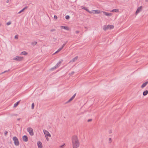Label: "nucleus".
<instances>
[{
    "instance_id": "f257e3e1",
    "label": "nucleus",
    "mask_w": 148,
    "mask_h": 148,
    "mask_svg": "<svg viewBox=\"0 0 148 148\" xmlns=\"http://www.w3.org/2000/svg\"><path fill=\"white\" fill-rule=\"evenodd\" d=\"M71 141L73 148H78L79 147L80 142L77 136H73L71 138Z\"/></svg>"
},
{
    "instance_id": "f03ea898",
    "label": "nucleus",
    "mask_w": 148,
    "mask_h": 148,
    "mask_svg": "<svg viewBox=\"0 0 148 148\" xmlns=\"http://www.w3.org/2000/svg\"><path fill=\"white\" fill-rule=\"evenodd\" d=\"M114 28V26L111 25H105L103 26V29L105 31L108 29H113Z\"/></svg>"
},
{
    "instance_id": "7ed1b4c3",
    "label": "nucleus",
    "mask_w": 148,
    "mask_h": 148,
    "mask_svg": "<svg viewBox=\"0 0 148 148\" xmlns=\"http://www.w3.org/2000/svg\"><path fill=\"white\" fill-rule=\"evenodd\" d=\"M13 140L14 141V144L16 146H18L19 145V142L18 139L16 137H14L13 138Z\"/></svg>"
},
{
    "instance_id": "20e7f679",
    "label": "nucleus",
    "mask_w": 148,
    "mask_h": 148,
    "mask_svg": "<svg viewBox=\"0 0 148 148\" xmlns=\"http://www.w3.org/2000/svg\"><path fill=\"white\" fill-rule=\"evenodd\" d=\"M27 130L31 136H32L34 135L33 130L32 128L30 127H28L27 128Z\"/></svg>"
},
{
    "instance_id": "39448f33",
    "label": "nucleus",
    "mask_w": 148,
    "mask_h": 148,
    "mask_svg": "<svg viewBox=\"0 0 148 148\" xmlns=\"http://www.w3.org/2000/svg\"><path fill=\"white\" fill-rule=\"evenodd\" d=\"M23 58L21 57L16 56L13 59L14 60L21 61L23 60Z\"/></svg>"
},
{
    "instance_id": "423d86ee",
    "label": "nucleus",
    "mask_w": 148,
    "mask_h": 148,
    "mask_svg": "<svg viewBox=\"0 0 148 148\" xmlns=\"http://www.w3.org/2000/svg\"><path fill=\"white\" fill-rule=\"evenodd\" d=\"M43 132L45 134V136H49V137H51V135L49 133L48 131L45 130H43Z\"/></svg>"
},
{
    "instance_id": "0eeeda50",
    "label": "nucleus",
    "mask_w": 148,
    "mask_h": 148,
    "mask_svg": "<svg viewBox=\"0 0 148 148\" xmlns=\"http://www.w3.org/2000/svg\"><path fill=\"white\" fill-rule=\"evenodd\" d=\"M142 6H140L138 7L136 12V14H137L138 13H139L140 11H141V10H142Z\"/></svg>"
},
{
    "instance_id": "6e6552de",
    "label": "nucleus",
    "mask_w": 148,
    "mask_h": 148,
    "mask_svg": "<svg viewBox=\"0 0 148 148\" xmlns=\"http://www.w3.org/2000/svg\"><path fill=\"white\" fill-rule=\"evenodd\" d=\"M37 145L38 148H42V145L41 142L40 141H38L37 143Z\"/></svg>"
},
{
    "instance_id": "1a4fd4ad",
    "label": "nucleus",
    "mask_w": 148,
    "mask_h": 148,
    "mask_svg": "<svg viewBox=\"0 0 148 148\" xmlns=\"http://www.w3.org/2000/svg\"><path fill=\"white\" fill-rule=\"evenodd\" d=\"M63 60H62L61 61L58 62L56 64V66H55V68H58V66H59L60 64H61L63 62Z\"/></svg>"
},
{
    "instance_id": "9d476101",
    "label": "nucleus",
    "mask_w": 148,
    "mask_h": 148,
    "mask_svg": "<svg viewBox=\"0 0 148 148\" xmlns=\"http://www.w3.org/2000/svg\"><path fill=\"white\" fill-rule=\"evenodd\" d=\"M23 140L25 142H27L28 141V138L26 135H24L23 137Z\"/></svg>"
},
{
    "instance_id": "9b49d317",
    "label": "nucleus",
    "mask_w": 148,
    "mask_h": 148,
    "mask_svg": "<svg viewBox=\"0 0 148 148\" xmlns=\"http://www.w3.org/2000/svg\"><path fill=\"white\" fill-rule=\"evenodd\" d=\"M104 15L107 16H111L112 14L111 13H108L105 12H103Z\"/></svg>"
},
{
    "instance_id": "f8f14e48",
    "label": "nucleus",
    "mask_w": 148,
    "mask_h": 148,
    "mask_svg": "<svg viewBox=\"0 0 148 148\" xmlns=\"http://www.w3.org/2000/svg\"><path fill=\"white\" fill-rule=\"evenodd\" d=\"M60 27L61 28H63L67 30H69V28L67 27L64 26H61Z\"/></svg>"
},
{
    "instance_id": "ddd939ff",
    "label": "nucleus",
    "mask_w": 148,
    "mask_h": 148,
    "mask_svg": "<svg viewBox=\"0 0 148 148\" xmlns=\"http://www.w3.org/2000/svg\"><path fill=\"white\" fill-rule=\"evenodd\" d=\"M78 57L76 56V57H75V58H74L72 60H71V61H70V62H74L76 60H77V59H78Z\"/></svg>"
},
{
    "instance_id": "4468645a",
    "label": "nucleus",
    "mask_w": 148,
    "mask_h": 148,
    "mask_svg": "<svg viewBox=\"0 0 148 148\" xmlns=\"http://www.w3.org/2000/svg\"><path fill=\"white\" fill-rule=\"evenodd\" d=\"M148 82H146L144 83L141 86V87L142 88H144L148 84Z\"/></svg>"
},
{
    "instance_id": "2eb2a0df",
    "label": "nucleus",
    "mask_w": 148,
    "mask_h": 148,
    "mask_svg": "<svg viewBox=\"0 0 148 148\" xmlns=\"http://www.w3.org/2000/svg\"><path fill=\"white\" fill-rule=\"evenodd\" d=\"M76 94H75L71 98V99L69 100L68 102H69L71 101L73 99L75 98Z\"/></svg>"
},
{
    "instance_id": "dca6fc26",
    "label": "nucleus",
    "mask_w": 148,
    "mask_h": 148,
    "mask_svg": "<svg viewBox=\"0 0 148 148\" xmlns=\"http://www.w3.org/2000/svg\"><path fill=\"white\" fill-rule=\"evenodd\" d=\"M148 93V91L147 90H146L144 91L143 92V95L144 96H145Z\"/></svg>"
},
{
    "instance_id": "f3484780",
    "label": "nucleus",
    "mask_w": 148,
    "mask_h": 148,
    "mask_svg": "<svg viewBox=\"0 0 148 148\" xmlns=\"http://www.w3.org/2000/svg\"><path fill=\"white\" fill-rule=\"evenodd\" d=\"M111 12H118L119 10L117 9H114L111 11Z\"/></svg>"
},
{
    "instance_id": "a211bd4d",
    "label": "nucleus",
    "mask_w": 148,
    "mask_h": 148,
    "mask_svg": "<svg viewBox=\"0 0 148 148\" xmlns=\"http://www.w3.org/2000/svg\"><path fill=\"white\" fill-rule=\"evenodd\" d=\"M21 55L23 54V55H26L27 54V53L25 51H24L22 52H21Z\"/></svg>"
},
{
    "instance_id": "6ab92c4d",
    "label": "nucleus",
    "mask_w": 148,
    "mask_h": 148,
    "mask_svg": "<svg viewBox=\"0 0 148 148\" xmlns=\"http://www.w3.org/2000/svg\"><path fill=\"white\" fill-rule=\"evenodd\" d=\"M19 101L17 102L16 103H15L14 105V107H16L19 104Z\"/></svg>"
},
{
    "instance_id": "aec40b11",
    "label": "nucleus",
    "mask_w": 148,
    "mask_h": 148,
    "mask_svg": "<svg viewBox=\"0 0 148 148\" xmlns=\"http://www.w3.org/2000/svg\"><path fill=\"white\" fill-rule=\"evenodd\" d=\"M88 12L90 13H93V14H96L95 13V10H92L91 11H88Z\"/></svg>"
},
{
    "instance_id": "412c9836",
    "label": "nucleus",
    "mask_w": 148,
    "mask_h": 148,
    "mask_svg": "<svg viewBox=\"0 0 148 148\" xmlns=\"http://www.w3.org/2000/svg\"><path fill=\"white\" fill-rule=\"evenodd\" d=\"M27 7H25L23 10H22L21 11H20L18 13H20L21 12H23L25 10V9H27Z\"/></svg>"
},
{
    "instance_id": "4be33fe9",
    "label": "nucleus",
    "mask_w": 148,
    "mask_h": 148,
    "mask_svg": "<svg viewBox=\"0 0 148 148\" xmlns=\"http://www.w3.org/2000/svg\"><path fill=\"white\" fill-rule=\"evenodd\" d=\"M65 144H63L62 145L60 146V148H64V147H65Z\"/></svg>"
},
{
    "instance_id": "5701e85b",
    "label": "nucleus",
    "mask_w": 148,
    "mask_h": 148,
    "mask_svg": "<svg viewBox=\"0 0 148 148\" xmlns=\"http://www.w3.org/2000/svg\"><path fill=\"white\" fill-rule=\"evenodd\" d=\"M95 10L96 14H99L100 13V11L99 10Z\"/></svg>"
},
{
    "instance_id": "b1692460",
    "label": "nucleus",
    "mask_w": 148,
    "mask_h": 148,
    "mask_svg": "<svg viewBox=\"0 0 148 148\" xmlns=\"http://www.w3.org/2000/svg\"><path fill=\"white\" fill-rule=\"evenodd\" d=\"M62 49L61 48H59L55 53H58V52H59Z\"/></svg>"
},
{
    "instance_id": "393cba45",
    "label": "nucleus",
    "mask_w": 148,
    "mask_h": 148,
    "mask_svg": "<svg viewBox=\"0 0 148 148\" xmlns=\"http://www.w3.org/2000/svg\"><path fill=\"white\" fill-rule=\"evenodd\" d=\"M8 132L7 131H5L4 132V135L5 136H6L8 134Z\"/></svg>"
},
{
    "instance_id": "a878e982",
    "label": "nucleus",
    "mask_w": 148,
    "mask_h": 148,
    "mask_svg": "<svg viewBox=\"0 0 148 148\" xmlns=\"http://www.w3.org/2000/svg\"><path fill=\"white\" fill-rule=\"evenodd\" d=\"M109 143H111V142H112V139L111 138H109Z\"/></svg>"
},
{
    "instance_id": "bb28decb",
    "label": "nucleus",
    "mask_w": 148,
    "mask_h": 148,
    "mask_svg": "<svg viewBox=\"0 0 148 148\" xmlns=\"http://www.w3.org/2000/svg\"><path fill=\"white\" fill-rule=\"evenodd\" d=\"M70 17L69 16L67 15L66 16L65 18L66 19H69Z\"/></svg>"
},
{
    "instance_id": "cd10ccee",
    "label": "nucleus",
    "mask_w": 148,
    "mask_h": 148,
    "mask_svg": "<svg viewBox=\"0 0 148 148\" xmlns=\"http://www.w3.org/2000/svg\"><path fill=\"white\" fill-rule=\"evenodd\" d=\"M34 103H33L32 104V109H33L34 107Z\"/></svg>"
},
{
    "instance_id": "c85d7f7f",
    "label": "nucleus",
    "mask_w": 148,
    "mask_h": 148,
    "mask_svg": "<svg viewBox=\"0 0 148 148\" xmlns=\"http://www.w3.org/2000/svg\"><path fill=\"white\" fill-rule=\"evenodd\" d=\"M11 24V22H8L7 23V25H9L10 24Z\"/></svg>"
},
{
    "instance_id": "c756f323",
    "label": "nucleus",
    "mask_w": 148,
    "mask_h": 148,
    "mask_svg": "<svg viewBox=\"0 0 148 148\" xmlns=\"http://www.w3.org/2000/svg\"><path fill=\"white\" fill-rule=\"evenodd\" d=\"M37 43V42H34L32 43V44L33 45H36Z\"/></svg>"
},
{
    "instance_id": "7c9ffc66",
    "label": "nucleus",
    "mask_w": 148,
    "mask_h": 148,
    "mask_svg": "<svg viewBox=\"0 0 148 148\" xmlns=\"http://www.w3.org/2000/svg\"><path fill=\"white\" fill-rule=\"evenodd\" d=\"M45 138H46V139L47 141H48L49 140V139L48 137L49 136H45Z\"/></svg>"
},
{
    "instance_id": "2f4dec72",
    "label": "nucleus",
    "mask_w": 148,
    "mask_h": 148,
    "mask_svg": "<svg viewBox=\"0 0 148 148\" xmlns=\"http://www.w3.org/2000/svg\"><path fill=\"white\" fill-rule=\"evenodd\" d=\"M14 38L15 39H18V35H16Z\"/></svg>"
},
{
    "instance_id": "473e14b6",
    "label": "nucleus",
    "mask_w": 148,
    "mask_h": 148,
    "mask_svg": "<svg viewBox=\"0 0 148 148\" xmlns=\"http://www.w3.org/2000/svg\"><path fill=\"white\" fill-rule=\"evenodd\" d=\"M54 18L55 19H57V17L55 15L54 16Z\"/></svg>"
},
{
    "instance_id": "72a5a7b5",
    "label": "nucleus",
    "mask_w": 148,
    "mask_h": 148,
    "mask_svg": "<svg viewBox=\"0 0 148 148\" xmlns=\"http://www.w3.org/2000/svg\"><path fill=\"white\" fill-rule=\"evenodd\" d=\"M55 30H56L55 29H53L51 30V32H53V31H55Z\"/></svg>"
},
{
    "instance_id": "f704fd0d",
    "label": "nucleus",
    "mask_w": 148,
    "mask_h": 148,
    "mask_svg": "<svg viewBox=\"0 0 148 148\" xmlns=\"http://www.w3.org/2000/svg\"><path fill=\"white\" fill-rule=\"evenodd\" d=\"M75 32L76 34H78L79 33V31H77Z\"/></svg>"
},
{
    "instance_id": "c9c22d12",
    "label": "nucleus",
    "mask_w": 148,
    "mask_h": 148,
    "mask_svg": "<svg viewBox=\"0 0 148 148\" xmlns=\"http://www.w3.org/2000/svg\"><path fill=\"white\" fill-rule=\"evenodd\" d=\"M83 8L85 10H86L88 12L89 11H88V9L86 8Z\"/></svg>"
},
{
    "instance_id": "e433bc0d",
    "label": "nucleus",
    "mask_w": 148,
    "mask_h": 148,
    "mask_svg": "<svg viewBox=\"0 0 148 148\" xmlns=\"http://www.w3.org/2000/svg\"><path fill=\"white\" fill-rule=\"evenodd\" d=\"M112 131H111V130H110V131H109V133L110 134H111V133H112Z\"/></svg>"
},
{
    "instance_id": "4c0bfd02",
    "label": "nucleus",
    "mask_w": 148,
    "mask_h": 148,
    "mask_svg": "<svg viewBox=\"0 0 148 148\" xmlns=\"http://www.w3.org/2000/svg\"><path fill=\"white\" fill-rule=\"evenodd\" d=\"M64 47V46L63 45L62 46V47H61L62 49Z\"/></svg>"
},
{
    "instance_id": "58836bf2",
    "label": "nucleus",
    "mask_w": 148,
    "mask_h": 148,
    "mask_svg": "<svg viewBox=\"0 0 148 148\" xmlns=\"http://www.w3.org/2000/svg\"><path fill=\"white\" fill-rule=\"evenodd\" d=\"M66 44V43H64V44H63V45H64V46L65 45V44Z\"/></svg>"
},
{
    "instance_id": "ea45409f",
    "label": "nucleus",
    "mask_w": 148,
    "mask_h": 148,
    "mask_svg": "<svg viewBox=\"0 0 148 148\" xmlns=\"http://www.w3.org/2000/svg\"><path fill=\"white\" fill-rule=\"evenodd\" d=\"M88 120L90 121V120H92L91 119H88Z\"/></svg>"
}]
</instances>
